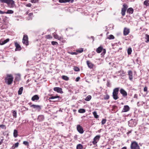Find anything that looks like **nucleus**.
<instances>
[{"label": "nucleus", "instance_id": "obj_10", "mask_svg": "<svg viewBox=\"0 0 149 149\" xmlns=\"http://www.w3.org/2000/svg\"><path fill=\"white\" fill-rule=\"evenodd\" d=\"M54 91H56L58 93H63V91H62V89L59 87H54Z\"/></svg>", "mask_w": 149, "mask_h": 149}, {"label": "nucleus", "instance_id": "obj_14", "mask_svg": "<svg viewBox=\"0 0 149 149\" xmlns=\"http://www.w3.org/2000/svg\"><path fill=\"white\" fill-rule=\"evenodd\" d=\"M31 107H33V108L40 110L41 109L40 106L38 105L33 104L30 106Z\"/></svg>", "mask_w": 149, "mask_h": 149}, {"label": "nucleus", "instance_id": "obj_34", "mask_svg": "<svg viewBox=\"0 0 149 149\" xmlns=\"http://www.w3.org/2000/svg\"><path fill=\"white\" fill-rule=\"evenodd\" d=\"M62 78L63 79L66 81H67L69 80V78L66 76H62Z\"/></svg>", "mask_w": 149, "mask_h": 149}, {"label": "nucleus", "instance_id": "obj_27", "mask_svg": "<svg viewBox=\"0 0 149 149\" xmlns=\"http://www.w3.org/2000/svg\"><path fill=\"white\" fill-rule=\"evenodd\" d=\"M93 114L94 117L96 118H97L99 117V116L97 115V112L96 111H95L93 112Z\"/></svg>", "mask_w": 149, "mask_h": 149}, {"label": "nucleus", "instance_id": "obj_50", "mask_svg": "<svg viewBox=\"0 0 149 149\" xmlns=\"http://www.w3.org/2000/svg\"><path fill=\"white\" fill-rule=\"evenodd\" d=\"M31 4L30 3H29L26 5V6L28 7H31Z\"/></svg>", "mask_w": 149, "mask_h": 149}, {"label": "nucleus", "instance_id": "obj_25", "mask_svg": "<svg viewBox=\"0 0 149 149\" xmlns=\"http://www.w3.org/2000/svg\"><path fill=\"white\" fill-rule=\"evenodd\" d=\"M18 136V132L17 130H14L13 132V136L16 138L17 136Z\"/></svg>", "mask_w": 149, "mask_h": 149}, {"label": "nucleus", "instance_id": "obj_24", "mask_svg": "<svg viewBox=\"0 0 149 149\" xmlns=\"http://www.w3.org/2000/svg\"><path fill=\"white\" fill-rule=\"evenodd\" d=\"M53 36L55 38L58 39V40H60L61 38L57 34L55 33H53Z\"/></svg>", "mask_w": 149, "mask_h": 149}, {"label": "nucleus", "instance_id": "obj_38", "mask_svg": "<svg viewBox=\"0 0 149 149\" xmlns=\"http://www.w3.org/2000/svg\"><path fill=\"white\" fill-rule=\"evenodd\" d=\"M83 51V48H81L77 50V52L79 53H81Z\"/></svg>", "mask_w": 149, "mask_h": 149}, {"label": "nucleus", "instance_id": "obj_4", "mask_svg": "<svg viewBox=\"0 0 149 149\" xmlns=\"http://www.w3.org/2000/svg\"><path fill=\"white\" fill-rule=\"evenodd\" d=\"M130 148L131 149H140L139 147L138 143L136 141L132 142Z\"/></svg>", "mask_w": 149, "mask_h": 149}, {"label": "nucleus", "instance_id": "obj_52", "mask_svg": "<svg viewBox=\"0 0 149 149\" xmlns=\"http://www.w3.org/2000/svg\"><path fill=\"white\" fill-rule=\"evenodd\" d=\"M102 51H103L102 54H104L106 53V50L105 49H103Z\"/></svg>", "mask_w": 149, "mask_h": 149}, {"label": "nucleus", "instance_id": "obj_42", "mask_svg": "<svg viewBox=\"0 0 149 149\" xmlns=\"http://www.w3.org/2000/svg\"><path fill=\"white\" fill-rule=\"evenodd\" d=\"M51 43L53 45H56L58 44V42L56 41H52Z\"/></svg>", "mask_w": 149, "mask_h": 149}, {"label": "nucleus", "instance_id": "obj_1", "mask_svg": "<svg viewBox=\"0 0 149 149\" xmlns=\"http://www.w3.org/2000/svg\"><path fill=\"white\" fill-rule=\"evenodd\" d=\"M0 2L7 4L10 8H13L15 5L14 1L13 0H0Z\"/></svg>", "mask_w": 149, "mask_h": 149}, {"label": "nucleus", "instance_id": "obj_59", "mask_svg": "<svg viewBox=\"0 0 149 149\" xmlns=\"http://www.w3.org/2000/svg\"><path fill=\"white\" fill-rule=\"evenodd\" d=\"M29 16H31L33 15V13H31L29 14Z\"/></svg>", "mask_w": 149, "mask_h": 149}, {"label": "nucleus", "instance_id": "obj_13", "mask_svg": "<svg viewBox=\"0 0 149 149\" xmlns=\"http://www.w3.org/2000/svg\"><path fill=\"white\" fill-rule=\"evenodd\" d=\"M128 75L129 76V79L130 81H132L133 79V72L131 70L128 71Z\"/></svg>", "mask_w": 149, "mask_h": 149}, {"label": "nucleus", "instance_id": "obj_21", "mask_svg": "<svg viewBox=\"0 0 149 149\" xmlns=\"http://www.w3.org/2000/svg\"><path fill=\"white\" fill-rule=\"evenodd\" d=\"M133 9L132 8H130L127 10V12L129 14H131L133 13Z\"/></svg>", "mask_w": 149, "mask_h": 149}, {"label": "nucleus", "instance_id": "obj_16", "mask_svg": "<svg viewBox=\"0 0 149 149\" xmlns=\"http://www.w3.org/2000/svg\"><path fill=\"white\" fill-rule=\"evenodd\" d=\"M15 46L16 47L15 51H19L22 48L21 46L17 42L15 43Z\"/></svg>", "mask_w": 149, "mask_h": 149}, {"label": "nucleus", "instance_id": "obj_46", "mask_svg": "<svg viewBox=\"0 0 149 149\" xmlns=\"http://www.w3.org/2000/svg\"><path fill=\"white\" fill-rule=\"evenodd\" d=\"M19 144V143L18 142H17L15 143L14 145H13V147L14 146V148H17Z\"/></svg>", "mask_w": 149, "mask_h": 149}, {"label": "nucleus", "instance_id": "obj_61", "mask_svg": "<svg viewBox=\"0 0 149 149\" xmlns=\"http://www.w3.org/2000/svg\"><path fill=\"white\" fill-rule=\"evenodd\" d=\"M131 132V131H129V132H128L127 133V134H129V133H130Z\"/></svg>", "mask_w": 149, "mask_h": 149}, {"label": "nucleus", "instance_id": "obj_62", "mask_svg": "<svg viewBox=\"0 0 149 149\" xmlns=\"http://www.w3.org/2000/svg\"><path fill=\"white\" fill-rule=\"evenodd\" d=\"M127 149V148L126 147H124L122 148V149Z\"/></svg>", "mask_w": 149, "mask_h": 149}, {"label": "nucleus", "instance_id": "obj_40", "mask_svg": "<svg viewBox=\"0 0 149 149\" xmlns=\"http://www.w3.org/2000/svg\"><path fill=\"white\" fill-rule=\"evenodd\" d=\"M58 97H59V96H52L51 97L49 98V99H56V98H58Z\"/></svg>", "mask_w": 149, "mask_h": 149}, {"label": "nucleus", "instance_id": "obj_54", "mask_svg": "<svg viewBox=\"0 0 149 149\" xmlns=\"http://www.w3.org/2000/svg\"><path fill=\"white\" fill-rule=\"evenodd\" d=\"M143 90L145 92L147 90V88L146 87H145L144 88Z\"/></svg>", "mask_w": 149, "mask_h": 149}, {"label": "nucleus", "instance_id": "obj_64", "mask_svg": "<svg viewBox=\"0 0 149 149\" xmlns=\"http://www.w3.org/2000/svg\"><path fill=\"white\" fill-rule=\"evenodd\" d=\"M107 149H110V148H107Z\"/></svg>", "mask_w": 149, "mask_h": 149}, {"label": "nucleus", "instance_id": "obj_26", "mask_svg": "<svg viewBox=\"0 0 149 149\" xmlns=\"http://www.w3.org/2000/svg\"><path fill=\"white\" fill-rule=\"evenodd\" d=\"M23 90V88L22 87H20L18 91V94L19 95H21L22 93Z\"/></svg>", "mask_w": 149, "mask_h": 149}, {"label": "nucleus", "instance_id": "obj_60", "mask_svg": "<svg viewBox=\"0 0 149 149\" xmlns=\"http://www.w3.org/2000/svg\"><path fill=\"white\" fill-rule=\"evenodd\" d=\"M3 142L2 140H1V141H0V145H1Z\"/></svg>", "mask_w": 149, "mask_h": 149}, {"label": "nucleus", "instance_id": "obj_56", "mask_svg": "<svg viewBox=\"0 0 149 149\" xmlns=\"http://www.w3.org/2000/svg\"><path fill=\"white\" fill-rule=\"evenodd\" d=\"M138 97V96L137 94H135L134 95V98H137Z\"/></svg>", "mask_w": 149, "mask_h": 149}, {"label": "nucleus", "instance_id": "obj_33", "mask_svg": "<svg viewBox=\"0 0 149 149\" xmlns=\"http://www.w3.org/2000/svg\"><path fill=\"white\" fill-rule=\"evenodd\" d=\"M149 0H146L144 2V4L146 6H149Z\"/></svg>", "mask_w": 149, "mask_h": 149}, {"label": "nucleus", "instance_id": "obj_43", "mask_svg": "<svg viewBox=\"0 0 149 149\" xmlns=\"http://www.w3.org/2000/svg\"><path fill=\"white\" fill-rule=\"evenodd\" d=\"M74 70L75 71H78L79 70V68H78L76 67H74Z\"/></svg>", "mask_w": 149, "mask_h": 149}, {"label": "nucleus", "instance_id": "obj_9", "mask_svg": "<svg viewBox=\"0 0 149 149\" xmlns=\"http://www.w3.org/2000/svg\"><path fill=\"white\" fill-rule=\"evenodd\" d=\"M100 137V135H97L95 137L93 141V143L94 144H95L97 141L99 140Z\"/></svg>", "mask_w": 149, "mask_h": 149}, {"label": "nucleus", "instance_id": "obj_63", "mask_svg": "<svg viewBox=\"0 0 149 149\" xmlns=\"http://www.w3.org/2000/svg\"><path fill=\"white\" fill-rule=\"evenodd\" d=\"M91 38H93V40L94 39V37H93L92 36V37H91Z\"/></svg>", "mask_w": 149, "mask_h": 149}, {"label": "nucleus", "instance_id": "obj_30", "mask_svg": "<svg viewBox=\"0 0 149 149\" xmlns=\"http://www.w3.org/2000/svg\"><path fill=\"white\" fill-rule=\"evenodd\" d=\"M127 53L128 55H130L131 54L132 52V49L131 47L127 49Z\"/></svg>", "mask_w": 149, "mask_h": 149}, {"label": "nucleus", "instance_id": "obj_45", "mask_svg": "<svg viewBox=\"0 0 149 149\" xmlns=\"http://www.w3.org/2000/svg\"><path fill=\"white\" fill-rule=\"evenodd\" d=\"M106 119H102V125L104 124L106 122Z\"/></svg>", "mask_w": 149, "mask_h": 149}, {"label": "nucleus", "instance_id": "obj_15", "mask_svg": "<svg viewBox=\"0 0 149 149\" xmlns=\"http://www.w3.org/2000/svg\"><path fill=\"white\" fill-rule=\"evenodd\" d=\"M130 32V29H129L125 28L123 31V34L124 36H126Z\"/></svg>", "mask_w": 149, "mask_h": 149}, {"label": "nucleus", "instance_id": "obj_32", "mask_svg": "<svg viewBox=\"0 0 149 149\" xmlns=\"http://www.w3.org/2000/svg\"><path fill=\"white\" fill-rule=\"evenodd\" d=\"M82 146L81 144H79L77 146V149H82Z\"/></svg>", "mask_w": 149, "mask_h": 149}, {"label": "nucleus", "instance_id": "obj_19", "mask_svg": "<svg viewBox=\"0 0 149 149\" xmlns=\"http://www.w3.org/2000/svg\"><path fill=\"white\" fill-rule=\"evenodd\" d=\"M39 99V97L38 95H34L32 98L31 100L33 101L37 100Z\"/></svg>", "mask_w": 149, "mask_h": 149}, {"label": "nucleus", "instance_id": "obj_6", "mask_svg": "<svg viewBox=\"0 0 149 149\" xmlns=\"http://www.w3.org/2000/svg\"><path fill=\"white\" fill-rule=\"evenodd\" d=\"M22 42L26 45L29 44L28 38L27 35H24L22 39Z\"/></svg>", "mask_w": 149, "mask_h": 149}, {"label": "nucleus", "instance_id": "obj_53", "mask_svg": "<svg viewBox=\"0 0 149 149\" xmlns=\"http://www.w3.org/2000/svg\"><path fill=\"white\" fill-rule=\"evenodd\" d=\"M4 13H6V12H3L0 10V14H2Z\"/></svg>", "mask_w": 149, "mask_h": 149}, {"label": "nucleus", "instance_id": "obj_7", "mask_svg": "<svg viewBox=\"0 0 149 149\" xmlns=\"http://www.w3.org/2000/svg\"><path fill=\"white\" fill-rule=\"evenodd\" d=\"M128 8L127 5L124 4L123 5V8H122L121 13L123 16H124L125 15V13L127 8Z\"/></svg>", "mask_w": 149, "mask_h": 149}, {"label": "nucleus", "instance_id": "obj_31", "mask_svg": "<svg viewBox=\"0 0 149 149\" xmlns=\"http://www.w3.org/2000/svg\"><path fill=\"white\" fill-rule=\"evenodd\" d=\"M86 111L85 109H80L79 110L78 112L81 113H84Z\"/></svg>", "mask_w": 149, "mask_h": 149}, {"label": "nucleus", "instance_id": "obj_44", "mask_svg": "<svg viewBox=\"0 0 149 149\" xmlns=\"http://www.w3.org/2000/svg\"><path fill=\"white\" fill-rule=\"evenodd\" d=\"M23 143L26 146H28L29 145V143L27 141H24L23 142Z\"/></svg>", "mask_w": 149, "mask_h": 149}, {"label": "nucleus", "instance_id": "obj_28", "mask_svg": "<svg viewBox=\"0 0 149 149\" xmlns=\"http://www.w3.org/2000/svg\"><path fill=\"white\" fill-rule=\"evenodd\" d=\"M91 98V96L90 95H88L86 98L85 99V100L86 101H90Z\"/></svg>", "mask_w": 149, "mask_h": 149}, {"label": "nucleus", "instance_id": "obj_22", "mask_svg": "<svg viewBox=\"0 0 149 149\" xmlns=\"http://www.w3.org/2000/svg\"><path fill=\"white\" fill-rule=\"evenodd\" d=\"M102 49L103 48L102 47H100L97 49L96 52L97 53H99L102 52Z\"/></svg>", "mask_w": 149, "mask_h": 149}, {"label": "nucleus", "instance_id": "obj_3", "mask_svg": "<svg viewBox=\"0 0 149 149\" xmlns=\"http://www.w3.org/2000/svg\"><path fill=\"white\" fill-rule=\"evenodd\" d=\"M119 89V88H114L113 90V97L115 100H116L119 98V97L118 96Z\"/></svg>", "mask_w": 149, "mask_h": 149}, {"label": "nucleus", "instance_id": "obj_35", "mask_svg": "<svg viewBox=\"0 0 149 149\" xmlns=\"http://www.w3.org/2000/svg\"><path fill=\"white\" fill-rule=\"evenodd\" d=\"M13 116L15 118H16L17 117V113L16 111H13Z\"/></svg>", "mask_w": 149, "mask_h": 149}, {"label": "nucleus", "instance_id": "obj_11", "mask_svg": "<svg viewBox=\"0 0 149 149\" xmlns=\"http://www.w3.org/2000/svg\"><path fill=\"white\" fill-rule=\"evenodd\" d=\"M130 107L128 105H125L124 106L123 110H122V112H127L128 111L130 110Z\"/></svg>", "mask_w": 149, "mask_h": 149}, {"label": "nucleus", "instance_id": "obj_48", "mask_svg": "<svg viewBox=\"0 0 149 149\" xmlns=\"http://www.w3.org/2000/svg\"><path fill=\"white\" fill-rule=\"evenodd\" d=\"M0 127L2 129H6V127L5 125H0Z\"/></svg>", "mask_w": 149, "mask_h": 149}, {"label": "nucleus", "instance_id": "obj_39", "mask_svg": "<svg viewBox=\"0 0 149 149\" xmlns=\"http://www.w3.org/2000/svg\"><path fill=\"white\" fill-rule=\"evenodd\" d=\"M46 38L47 39H50L52 38V37L51 35H49L46 36Z\"/></svg>", "mask_w": 149, "mask_h": 149}, {"label": "nucleus", "instance_id": "obj_17", "mask_svg": "<svg viewBox=\"0 0 149 149\" xmlns=\"http://www.w3.org/2000/svg\"><path fill=\"white\" fill-rule=\"evenodd\" d=\"M86 63L88 68L90 69L92 68L94 66V64L88 61H86Z\"/></svg>", "mask_w": 149, "mask_h": 149}, {"label": "nucleus", "instance_id": "obj_58", "mask_svg": "<svg viewBox=\"0 0 149 149\" xmlns=\"http://www.w3.org/2000/svg\"><path fill=\"white\" fill-rule=\"evenodd\" d=\"M110 84V83L109 82H108L107 83V86H108V87L109 86Z\"/></svg>", "mask_w": 149, "mask_h": 149}, {"label": "nucleus", "instance_id": "obj_36", "mask_svg": "<svg viewBox=\"0 0 149 149\" xmlns=\"http://www.w3.org/2000/svg\"><path fill=\"white\" fill-rule=\"evenodd\" d=\"M107 38L109 39H113L114 38V37L113 35H111L109 36Z\"/></svg>", "mask_w": 149, "mask_h": 149}, {"label": "nucleus", "instance_id": "obj_12", "mask_svg": "<svg viewBox=\"0 0 149 149\" xmlns=\"http://www.w3.org/2000/svg\"><path fill=\"white\" fill-rule=\"evenodd\" d=\"M120 92L124 97H125L127 95V92L123 88H121L120 89Z\"/></svg>", "mask_w": 149, "mask_h": 149}, {"label": "nucleus", "instance_id": "obj_20", "mask_svg": "<svg viewBox=\"0 0 149 149\" xmlns=\"http://www.w3.org/2000/svg\"><path fill=\"white\" fill-rule=\"evenodd\" d=\"M44 119V116L42 115H39L38 116V120L40 122L42 121Z\"/></svg>", "mask_w": 149, "mask_h": 149}, {"label": "nucleus", "instance_id": "obj_49", "mask_svg": "<svg viewBox=\"0 0 149 149\" xmlns=\"http://www.w3.org/2000/svg\"><path fill=\"white\" fill-rule=\"evenodd\" d=\"M9 41V38H7L6 40H4L3 41V42L5 43V44L7 42H8Z\"/></svg>", "mask_w": 149, "mask_h": 149}, {"label": "nucleus", "instance_id": "obj_2", "mask_svg": "<svg viewBox=\"0 0 149 149\" xmlns=\"http://www.w3.org/2000/svg\"><path fill=\"white\" fill-rule=\"evenodd\" d=\"M13 77L11 74H8L5 78V82L8 85L12 84L13 81Z\"/></svg>", "mask_w": 149, "mask_h": 149}, {"label": "nucleus", "instance_id": "obj_47", "mask_svg": "<svg viewBox=\"0 0 149 149\" xmlns=\"http://www.w3.org/2000/svg\"><path fill=\"white\" fill-rule=\"evenodd\" d=\"M109 98V96L108 95H106L105 96H104V99H105V100H107V99H108Z\"/></svg>", "mask_w": 149, "mask_h": 149}, {"label": "nucleus", "instance_id": "obj_18", "mask_svg": "<svg viewBox=\"0 0 149 149\" xmlns=\"http://www.w3.org/2000/svg\"><path fill=\"white\" fill-rule=\"evenodd\" d=\"M70 1L71 3L73 2V0H59V2L60 3H66Z\"/></svg>", "mask_w": 149, "mask_h": 149}, {"label": "nucleus", "instance_id": "obj_51", "mask_svg": "<svg viewBox=\"0 0 149 149\" xmlns=\"http://www.w3.org/2000/svg\"><path fill=\"white\" fill-rule=\"evenodd\" d=\"M80 79V77H77L75 81H79V80Z\"/></svg>", "mask_w": 149, "mask_h": 149}, {"label": "nucleus", "instance_id": "obj_5", "mask_svg": "<svg viewBox=\"0 0 149 149\" xmlns=\"http://www.w3.org/2000/svg\"><path fill=\"white\" fill-rule=\"evenodd\" d=\"M136 124V120L131 119L128 121V125L130 127H133L135 126Z\"/></svg>", "mask_w": 149, "mask_h": 149}, {"label": "nucleus", "instance_id": "obj_8", "mask_svg": "<svg viewBox=\"0 0 149 149\" xmlns=\"http://www.w3.org/2000/svg\"><path fill=\"white\" fill-rule=\"evenodd\" d=\"M77 130L78 131L80 134H82L84 132V130L82 127L80 125H77Z\"/></svg>", "mask_w": 149, "mask_h": 149}, {"label": "nucleus", "instance_id": "obj_29", "mask_svg": "<svg viewBox=\"0 0 149 149\" xmlns=\"http://www.w3.org/2000/svg\"><path fill=\"white\" fill-rule=\"evenodd\" d=\"M13 13L14 11L12 10H8L6 12V13L8 14H13Z\"/></svg>", "mask_w": 149, "mask_h": 149}, {"label": "nucleus", "instance_id": "obj_55", "mask_svg": "<svg viewBox=\"0 0 149 149\" xmlns=\"http://www.w3.org/2000/svg\"><path fill=\"white\" fill-rule=\"evenodd\" d=\"M70 54L72 55H77V53L76 52H72L70 53Z\"/></svg>", "mask_w": 149, "mask_h": 149}, {"label": "nucleus", "instance_id": "obj_41", "mask_svg": "<svg viewBox=\"0 0 149 149\" xmlns=\"http://www.w3.org/2000/svg\"><path fill=\"white\" fill-rule=\"evenodd\" d=\"M38 0H31V2L32 3H38Z\"/></svg>", "mask_w": 149, "mask_h": 149}, {"label": "nucleus", "instance_id": "obj_37", "mask_svg": "<svg viewBox=\"0 0 149 149\" xmlns=\"http://www.w3.org/2000/svg\"><path fill=\"white\" fill-rule=\"evenodd\" d=\"M146 42H148L149 41V35L147 34L146 35Z\"/></svg>", "mask_w": 149, "mask_h": 149}, {"label": "nucleus", "instance_id": "obj_57", "mask_svg": "<svg viewBox=\"0 0 149 149\" xmlns=\"http://www.w3.org/2000/svg\"><path fill=\"white\" fill-rule=\"evenodd\" d=\"M5 44V43H4V42H3V41L2 42H0V45H3Z\"/></svg>", "mask_w": 149, "mask_h": 149}, {"label": "nucleus", "instance_id": "obj_23", "mask_svg": "<svg viewBox=\"0 0 149 149\" xmlns=\"http://www.w3.org/2000/svg\"><path fill=\"white\" fill-rule=\"evenodd\" d=\"M20 79V75L18 74L16 75L15 78V80L17 81H19Z\"/></svg>", "mask_w": 149, "mask_h": 149}]
</instances>
